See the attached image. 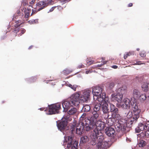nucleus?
<instances>
[{
	"label": "nucleus",
	"mask_w": 149,
	"mask_h": 149,
	"mask_svg": "<svg viewBox=\"0 0 149 149\" xmlns=\"http://www.w3.org/2000/svg\"><path fill=\"white\" fill-rule=\"evenodd\" d=\"M92 118L89 119L88 118H84L81 119V122L84 130L89 133L96 131H100L104 127V123L100 120L97 121V119Z\"/></svg>",
	"instance_id": "nucleus-1"
},
{
	"label": "nucleus",
	"mask_w": 149,
	"mask_h": 149,
	"mask_svg": "<svg viewBox=\"0 0 149 149\" xmlns=\"http://www.w3.org/2000/svg\"><path fill=\"white\" fill-rule=\"evenodd\" d=\"M15 22V24L14 25L15 28L13 32L16 33L18 36H21L25 33L26 30L24 29L19 27L22 24L21 20L16 21Z\"/></svg>",
	"instance_id": "nucleus-6"
},
{
	"label": "nucleus",
	"mask_w": 149,
	"mask_h": 149,
	"mask_svg": "<svg viewBox=\"0 0 149 149\" xmlns=\"http://www.w3.org/2000/svg\"><path fill=\"white\" fill-rule=\"evenodd\" d=\"M91 72L90 70H87L86 71V74H88V73H90Z\"/></svg>",
	"instance_id": "nucleus-57"
},
{
	"label": "nucleus",
	"mask_w": 149,
	"mask_h": 149,
	"mask_svg": "<svg viewBox=\"0 0 149 149\" xmlns=\"http://www.w3.org/2000/svg\"><path fill=\"white\" fill-rule=\"evenodd\" d=\"M90 107L89 105H86L83 107L82 110L84 112H87L90 110Z\"/></svg>",
	"instance_id": "nucleus-29"
},
{
	"label": "nucleus",
	"mask_w": 149,
	"mask_h": 149,
	"mask_svg": "<svg viewBox=\"0 0 149 149\" xmlns=\"http://www.w3.org/2000/svg\"><path fill=\"white\" fill-rule=\"evenodd\" d=\"M88 137L87 136H84L81 138L80 139V142L84 143L88 141Z\"/></svg>",
	"instance_id": "nucleus-31"
},
{
	"label": "nucleus",
	"mask_w": 149,
	"mask_h": 149,
	"mask_svg": "<svg viewBox=\"0 0 149 149\" xmlns=\"http://www.w3.org/2000/svg\"><path fill=\"white\" fill-rule=\"evenodd\" d=\"M92 92L94 96L97 97L98 95H101L102 93H104L103 92L102 88L99 86H95L92 89Z\"/></svg>",
	"instance_id": "nucleus-12"
},
{
	"label": "nucleus",
	"mask_w": 149,
	"mask_h": 149,
	"mask_svg": "<svg viewBox=\"0 0 149 149\" xmlns=\"http://www.w3.org/2000/svg\"><path fill=\"white\" fill-rule=\"evenodd\" d=\"M136 50H137V51H138L139 50V48H137V49H136Z\"/></svg>",
	"instance_id": "nucleus-62"
},
{
	"label": "nucleus",
	"mask_w": 149,
	"mask_h": 149,
	"mask_svg": "<svg viewBox=\"0 0 149 149\" xmlns=\"http://www.w3.org/2000/svg\"><path fill=\"white\" fill-rule=\"evenodd\" d=\"M109 112L108 113H103V114L102 115V117L105 119L106 120L109 118H110V117H112L111 115H109Z\"/></svg>",
	"instance_id": "nucleus-33"
},
{
	"label": "nucleus",
	"mask_w": 149,
	"mask_h": 149,
	"mask_svg": "<svg viewBox=\"0 0 149 149\" xmlns=\"http://www.w3.org/2000/svg\"><path fill=\"white\" fill-rule=\"evenodd\" d=\"M134 52L127 53L124 56V58L125 59H126L128 56H129L132 54H134Z\"/></svg>",
	"instance_id": "nucleus-37"
},
{
	"label": "nucleus",
	"mask_w": 149,
	"mask_h": 149,
	"mask_svg": "<svg viewBox=\"0 0 149 149\" xmlns=\"http://www.w3.org/2000/svg\"><path fill=\"white\" fill-rule=\"evenodd\" d=\"M77 109L74 107H72V108L68 111V113L69 115L74 114L77 111Z\"/></svg>",
	"instance_id": "nucleus-25"
},
{
	"label": "nucleus",
	"mask_w": 149,
	"mask_h": 149,
	"mask_svg": "<svg viewBox=\"0 0 149 149\" xmlns=\"http://www.w3.org/2000/svg\"><path fill=\"white\" fill-rule=\"evenodd\" d=\"M33 11H32V13H31V15H33Z\"/></svg>",
	"instance_id": "nucleus-60"
},
{
	"label": "nucleus",
	"mask_w": 149,
	"mask_h": 149,
	"mask_svg": "<svg viewBox=\"0 0 149 149\" xmlns=\"http://www.w3.org/2000/svg\"><path fill=\"white\" fill-rule=\"evenodd\" d=\"M20 11L19 10H18L17 12V13L18 14H19L20 13Z\"/></svg>",
	"instance_id": "nucleus-58"
},
{
	"label": "nucleus",
	"mask_w": 149,
	"mask_h": 149,
	"mask_svg": "<svg viewBox=\"0 0 149 149\" xmlns=\"http://www.w3.org/2000/svg\"><path fill=\"white\" fill-rule=\"evenodd\" d=\"M47 108H40L39 109L41 111L44 110L45 111H46L47 110Z\"/></svg>",
	"instance_id": "nucleus-51"
},
{
	"label": "nucleus",
	"mask_w": 149,
	"mask_h": 149,
	"mask_svg": "<svg viewBox=\"0 0 149 149\" xmlns=\"http://www.w3.org/2000/svg\"><path fill=\"white\" fill-rule=\"evenodd\" d=\"M145 135H146V137L148 138L149 137V130H147L145 132Z\"/></svg>",
	"instance_id": "nucleus-41"
},
{
	"label": "nucleus",
	"mask_w": 149,
	"mask_h": 149,
	"mask_svg": "<svg viewBox=\"0 0 149 149\" xmlns=\"http://www.w3.org/2000/svg\"><path fill=\"white\" fill-rule=\"evenodd\" d=\"M69 116H65L62 118V120L58 124L57 126L59 129L62 131L64 130L67 125V121L69 120Z\"/></svg>",
	"instance_id": "nucleus-9"
},
{
	"label": "nucleus",
	"mask_w": 149,
	"mask_h": 149,
	"mask_svg": "<svg viewBox=\"0 0 149 149\" xmlns=\"http://www.w3.org/2000/svg\"><path fill=\"white\" fill-rule=\"evenodd\" d=\"M108 143L107 141H103L102 143H100L97 145L99 148L102 149H106L108 147Z\"/></svg>",
	"instance_id": "nucleus-21"
},
{
	"label": "nucleus",
	"mask_w": 149,
	"mask_h": 149,
	"mask_svg": "<svg viewBox=\"0 0 149 149\" xmlns=\"http://www.w3.org/2000/svg\"><path fill=\"white\" fill-rule=\"evenodd\" d=\"M33 13L34 14H35L36 13V11H33Z\"/></svg>",
	"instance_id": "nucleus-63"
},
{
	"label": "nucleus",
	"mask_w": 149,
	"mask_h": 149,
	"mask_svg": "<svg viewBox=\"0 0 149 149\" xmlns=\"http://www.w3.org/2000/svg\"><path fill=\"white\" fill-rule=\"evenodd\" d=\"M133 6V4L132 3H130L129 4H128V7H131L132 6Z\"/></svg>",
	"instance_id": "nucleus-55"
},
{
	"label": "nucleus",
	"mask_w": 149,
	"mask_h": 149,
	"mask_svg": "<svg viewBox=\"0 0 149 149\" xmlns=\"http://www.w3.org/2000/svg\"><path fill=\"white\" fill-rule=\"evenodd\" d=\"M32 46H30V47H29V49H31V48H32Z\"/></svg>",
	"instance_id": "nucleus-61"
},
{
	"label": "nucleus",
	"mask_w": 149,
	"mask_h": 149,
	"mask_svg": "<svg viewBox=\"0 0 149 149\" xmlns=\"http://www.w3.org/2000/svg\"><path fill=\"white\" fill-rule=\"evenodd\" d=\"M73 127H72L70 129L71 132L72 133H73V132L74 131L75 128H76V133L79 135H80L82 134V130L80 128H77L78 127L76 123H74L72 125Z\"/></svg>",
	"instance_id": "nucleus-16"
},
{
	"label": "nucleus",
	"mask_w": 149,
	"mask_h": 149,
	"mask_svg": "<svg viewBox=\"0 0 149 149\" xmlns=\"http://www.w3.org/2000/svg\"><path fill=\"white\" fill-rule=\"evenodd\" d=\"M125 128L126 127L125 125H122V129H121V130L123 131H125L126 130Z\"/></svg>",
	"instance_id": "nucleus-50"
},
{
	"label": "nucleus",
	"mask_w": 149,
	"mask_h": 149,
	"mask_svg": "<svg viewBox=\"0 0 149 149\" xmlns=\"http://www.w3.org/2000/svg\"><path fill=\"white\" fill-rule=\"evenodd\" d=\"M107 62V61H103L102 62V63L101 64H99L97 65V67H101L102 66L106 64Z\"/></svg>",
	"instance_id": "nucleus-40"
},
{
	"label": "nucleus",
	"mask_w": 149,
	"mask_h": 149,
	"mask_svg": "<svg viewBox=\"0 0 149 149\" xmlns=\"http://www.w3.org/2000/svg\"><path fill=\"white\" fill-rule=\"evenodd\" d=\"M94 61H89L88 62H87V63L89 65H90L92 64H93V63Z\"/></svg>",
	"instance_id": "nucleus-47"
},
{
	"label": "nucleus",
	"mask_w": 149,
	"mask_h": 149,
	"mask_svg": "<svg viewBox=\"0 0 149 149\" xmlns=\"http://www.w3.org/2000/svg\"><path fill=\"white\" fill-rule=\"evenodd\" d=\"M101 105L100 104H97L95 105L93 108V111L92 112L93 115L91 117H85L86 116V114L84 113L82 115L80 118V120H81L83 118H88L89 119L92 118H93L94 119L96 118H97L99 117V114L100 113V109Z\"/></svg>",
	"instance_id": "nucleus-4"
},
{
	"label": "nucleus",
	"mask_w": 149,
	"mask_h": 149,
	"mask_svg": "<svg viewBox=\"0 0 149 149\" xmlns=\"http://www.w3.org/2000/svg\"><path fill=\"white\" fill-rule=\"evenodd\" d=\"M56 8H57V9L59 10H61L63 9V8L60 6H56Z\"/></svg>",
	"instance_id": "nucleus-52"
},
{
	"label": "nucleus",
	"mask_w": 149,
	"mask_h": 149,
	"mask_svg": "<svg viewBox=\"0 0 149 149\" xmlns=\"http://www.w3.org/2000/svg\"><path fill=\"white\" fill-rule=\"evenodd\" d=\"M80 94L76 93L72 95L70 99V101L72 106H78L80 103Z\"/></svg>",
	"instance_id": "nucleus-8"
},
{
	"label": "nucleus",
	"mask_w": 149,
	"mask_h": 149,
	"mask_svg": "<svg viewBox=\"0 0 149 149\" xmlns=\"http://www.w3.org/2000/svg\"><path fill=\"white\" fill-rule=\"evenodd\" d=\"M115 85V83L113 82L110 83L108 87V89L111 90L112 89Z\"/></svg>",
	"instance_id": "nucleus-35"
},
{
	"label": "nucleus",
	"mask_w": 149,
	"mask_h": 149,
	"mask_svg": "<svg viewBox=\"0 0 149 149\" xmlns=\"http://www.w3.org/2000/svg\"><path fill=\"white\" fill-rule=\"evenodd\" d=\"M146 96L145 94H140L138 99L141 101H144L146 100Z\"/></svg>",
	"instance_id": "nucleus-30"
},
{
	"label": "nucleus",
	"mask_w": 149,
	"mask_h": 149,
	"mask_svg": "<svg viewBox=\"0 0 149 149\" xmlns=\"http://www.w3.org/2000/svg\"><path fill=\"white\" fill-rule=\"evenodd\" d=\"M142 90L144 91H147L148 90V84L147 83H144L141 86Z\"/></svg>",
	"instance_id": "nucleus-27"
},
{
	"label": "nucleus",
	"mask_w": 149,
	"mask_h": 149,
	"mask_svg": "<svg viewBox=\"0 0 149 149\" xmlns=\"http://www.w3.org/2000/svg\"><path fill=\"white\" fill-rule=\"evenodd\" d=\"M146 123H140L138 127L136 128L135 130L136 132H140L141 131L146 130Z\"/></svg>",
	"instance_id": "nucleus-19"
},
{
	"label": "nucleus",
	"mask_w": 149,
	"mask_h": 149,
	"mask_svg": "<svg viewBox=\"0 0 149 149\" xmlns=\"http://www.w3.org/2000/svg\"><path fill=\"white\" fill-rule=\"evenodd\" d=\"M124 102L127 109L130 107V104L132 106L133 112H129L127 115V118H129L128 122L129 123H130L132 125L134 123H135L139 117V113L141 112V110L138 108L136 103V102H134L133 100L132 101L133 102V104L130 100L128 98L124 99Z\"/></svg>",
	"instance_id": "nucleus-2"
},
{
	"label": "nucleus",
	"mask_w": 149,
	"mask_h": 149,
	"mask_svg": "<svg viewBox=\"0 0 149 149\" xmlns=\"http://www.w3.org/2000/svg\"><path fill=\"white\" fill-rule=\"evenodd\" d=\"M48 3H49L52 4L53 3V2L52 0H49Z\"/></svg>",
	"instance_id": "nucleus-56"
},
{
	"label": "nucleus",
	"mask_w": 149,
	"mask_h": 149,
	"mask_svg": "<svg viewBox=\"0 0 149 149\" xmlns=\"http://www.w3.org/2000/svg\"><path fill=\"white\" fill-rule=\"evenodd\" d=\"M63 72L64 74H68L70 73L69 71L67 69L63 70Z\"/></svg>",
	"instance_id": "nucleus-42"
},
{
	"label": "nucleus",
	"mask_w": 149,
	"mask_h": 149,
	"mask_svg": "<svg viewBox=\"0 0 149 149\" xmlns=\"http://www.w3.org/2000/svg\"><path fill=\"white\" fill-rule=\"evenodd\" d=\"M73 136H69L68 138V141L66 139H65L66 142H68L67 147L66 149H78V142L74 141Z\"/></svg>",
	"instance_id": "nucleus-5"
},
{
	"label": "nucleus",
	"mask_w": 149,
	"mask_h": 149,
	"mask_svg": "<svg viewBox=\"0 0 149 149\" xmlns=\"http://www.w3.org/2000/svg\"><path fill=\"white\" fill-rule=\"evenodd\" d=\"M47 5V3L45 1H40L37 3L36 4V6L38 7H40L38 9V11H39L43 9L46 7Z\"/></svg>",
	"instance_id": "nucleus-18"
},
{
	"label": "nucleus",
	"mask_w": 149,
	"mask_h": 149,
	"mask_svg": "<svg viewBox=\"0 0 149 149\" xmlns=\"http://www.w3.org/2000/svg\"><path fill=\"white\" fill-rule=\"evenodd\" d=\"M122 124L118 123L115 125V127L117 131H120L121 129H122Z\"/></svg>",
	"instance_id": "nucleus-26"
},
{
	"label": "nucleus",
	"mask_w": 149,
	"mask_h": 149,
	"mask_svg": "<svg viewBox=\"0 0 149 149\" xmlns=\"http://www.w3.org/2000/svg\"><path fill=\"white\" fill-rule=\"evenodd\" d=\"M108 105L106 103L102 105V109L103 113L109 112L108 108Z\"/></svg>",
	"instance_id": "nucleus-24"
},
{
	"label": "nucleus",
	"mask_w": 149,
	"mask_h": 149,
	"mask_svg": "<svg viewBox=\"0 0 149 149\" xmlns=\"http://www.w3.org/2000/svg\"><path fill=\"white\" fill-rule=\"evenodd\" d=\"M104 132L108 136L113 137L115 133V130L114 128L109 127L106 128L104 130Z\"/></svg>",
	"instance_id": "nucleus-13"
},
{
	"label": "nucleus",
	"mask_w": 149,
	"mask_h": 149,
	"mask_svg": "<svg viewBox=\"0 0 149 149\" xmlns=\"http://www.w3.org/2000/svg\"><path fill=\"white\" fill-rule=\"evenodd\" d=\"M68 86L74 91H76L77 88V85H72L70 84H69Z\"/></svg>",
	"instance_id": "nucleus-36"
},
{
	"label": "nucleus",
	"mask_w": 149,
	"mask_h": 149,
	"mask_svg": "<svg viewBox=\"0 0 149 149\" xmlns=\"http://www.w3.org/2000/svg\"><path fill=\"white\" fill-rule=\"evenodd\" d=\"M141 61H137L136 63H135L134 65H140L141 64H144V63H141Z\"/></svg>",
	"instance_id": "nucleus-48"
},
{
	"label": "nucleus",
	"mask_w": 149,
	"mask_h": 149,
	"mask_svg": "<svg viewBox=\"0 0 149 149\" xmlns=\"http://www.w3.org/2000/svg\"><path fill=\"white\" fill-rule=\"evenodd\" d=\"M37 79V77H32L29 78V81L31 83L34 82L36 81Z\"/></svg>",
	"instance_id": "nucleus-34"
},
{
	"label": "nucleus",
	"mask_w": 149,
	"mask_h": 149,
	"mask_svg": "<svg viewBox=\"0 0 149 149\" xmlns=\"http://www.w3.org/2000/svg\"><path fill=\"white\" fill-rule=\"evenodd\" d=\"M140 94V92L138 89H134L133 93V97L131 98V101H133V100L134 102H136V99H138Z\"/></svg>",
	"instance_id": "nucleus-17"
},
{
	"label": "nucleus",
	"mask_w": 149,
	"mask_h": 149,
	"mask_svg": "<svg viewBox=\"0 0 149 149\" xmlns=\"http://www.w3.org/2000/svg\"><path fill=\"white\" fill-rule=\"evenodd\" d=\"M28 22L31 24H33L36 23V20L34 19L30 20L28 21Z\"/></svg>",
	"instance_id": "nucleus-43"
},
{
	"label": "nucleus",
	"mask_w": 149,
	"mask_h": 149,
	"mask_svg": "<svg viewBox=\"0 0 149 149\" xmlns=\"http://www.w3.org/2000/svg\"><path fill=\"white\" fill-rule=\"evenodd\" d=\"M62 105L64 109V110L67 111L72 107V105L70 101H65L62 103Z\"/></svg>",
	"instance_id": "nucleus-15"
},
{
	"label": "nucleus",
	"mask_w": 149,
	"mask_h": 149,
	"mask_svg": "<svg viewBox=\"0 0 149 149\" xmlns=\"http://www.w3.org/2000/svg\"><path fill=\"white\" fill-rule=\"evenodd\" d=\"M140 55L141 57H144L146 56V52L144 51L141 52L140 53Z\"/></svg>",
	"instance_id": "nucleus-38"
},
{
	"label": "nucleus",
	"mask_w": 149,
	"mask_h": 149,
	"mask_svg": "<svg viewBox=\"0 0 149 149\" xmlns=\"http://www.w3.org/2000/svg\"><path fill=\"white\" fill-rule=\"evenodd\" d=\"M91 93V91L88 89L82 91V94H80V100L83 102L87 101L90 97Z\"/></svg>",
	"instance_id": "nucleus-11"
},
{
	"label": "nucleus",
	"mask_w": 149,
	"mask_h": 149,
	"mask_svg": "<svg viewBox=\"0 0 149 149\" xmlns=\"http://www.w3.org/2000/svg\"><path fill=\"white\" fill-rule=\"evenodd\" d=\"M111 67L114 69H116L118 68V66L116 65H113Z\"/></svg>",
	"instance_id": "nucleus-54"
},
{
	"label": "nucleus",
	"mask_w": 149,
	"mask_h": 149,
	"mask_svg": "<svg viewBox=\"0 0 149 149\" xmlns=\"http://www.w3.org/2000/svg\"><path fill=\"white\" fill-rule=\"evenodd\" d=\"M146 138V135H145V132H142L138 135L137 139H142V138Z\"/></svg>",
	"instance_id": "nucleus-32"
},
{
	"label": "nucleus",
	"mask_w": 149,
	"mask_h": 149,
	"mask_svg": "<svg viewBox=\"0 0 149 149\" xmlns=\"http://www.w3.org/2000/svg\"><path fill=\"white\" fill-rule=\"evenodd\" d=\"M139 146V147H143L146 146V142L141 139H137Z\"/></svg>",
	"instance_id": "nucleus-23"
},
{
	"label": "nucleus",
	"mask_w": 149,
	"mask_h": 149,
	"mask_svg": "<svg viewBox=\"0 0 149 149\" xmlns=\"http://www.w3.org/2000/svg\"><path fill=\"white\" fill-rule=\"evenodd\" d=\"M96 97V100L100 102H102L104 101H105L106 94L105 93H102V94Z\"/></svg>",
	"instance_id": "nucleus-20"
},
{
	"label": "nucleus",
	"mask_w": 149,
	"mask_h": 149,
	"mask_svg": "<svg viewBox=\"0 0 149 149\" xmlns=\"http://www.w3.org/2000/svg\"><path fill=\"white\" fill-rule=\"evenodd\" d=\"M22 4L24 6H27L28 3L26 0H23L22 2Z\"/></svg>",
	"instance_id": "nucleus-39"
},
{
	"label": "nucleus",
	"mask_w": 149,
	"mask_h": 149,
	"mask_svg": "<svg viewBox=\"0 0 149 149\" xmlns=\"http://www.w3.org/2000/svg\"><path fill=\"white\" fill-rule=\"evenodd\" d=\"M110 110L111 113V116L117 120L120 119V116L119 114L118 109L113 104L110 105Z\"/></svg>",
	"instance_id": "nucleus-7"
},
{
	"label": "nucleus",
	"mask_w": 149,
	"mask_h": 149,
	"mask_svg": "<svg viewBox=\"0 0 149 149\" xmlns=\"http://www.w3.org/2000/svg\"><path fill=\"white\" fill-rule=\"evenodd\" d=\"M126 86H122L120 88H119L117 89L116 91V93H119V94H121L123 95V94H124L126 91Z\"/></svg>",
	"instance_id": "nucleus-22"
},
{
	"label": "nucleus",
	"mask_w": 149,
	"mask_h": 149,
	"mask_svg": "<svg viewBox=\"0 0 149 149\" xmlns=\"http://www.w3.org/2000/svg\"><path fill=\"white\" fill-rule=\"evenodd\" d=\"M146 130H149V121L146 123Z\"/></svg>",
	"instance_id": "nucleus-45"
},
{
	"label": "nucleus",
	"mask_w": 149,
	"mask_h": 149,
	"mask_svg": "<svg viewBox=\"0 0 149 149\" xmlns=\"http://www.w3.org/2000/svg\"><path fill=\"white\" fill-rule=\"evenodd\" d=\"M19 33H20L21 34H22V33H21V31H19Z\"/></svg>",
	"instance_id": "nucleus-64"
},
{
	"label": "nucleus",
	"mask_w": 149,
	"mask_h": 149,
	"mask_svg": "<svg viewBox=\"0 0 149 149\" xmlns=\"http://www.w3.org/2000/svg\"><path fill=\"white\" fill-rule=\"evenodd\" d=\"M116 94L113 93L111 95L112 99H115L118 103H120L123 99V95L121 94L116 93Z\"/></svg>",
	"instance_id": "nucleus-14"
},
{
	"label": "nucleus",
	"mask_w": 149,
	"mask_h": 149,
	"mask_svg": "<svg viewBox=\"0 0 149 149\" xmlns=\"http://www.w3.org/2000/svg\"><path fill=\"white\" fill-rule=\"evenodd\" d=\"M84 66L82 64H80L79 65H78L77 66V68H84Z\"/></svg>",
	"instance_id": "nucleus-46"
},
{
	"label": "nucleus",
	"mask_w": 149,
	"mask_h": 149,
	"mask_svg": "<svg viewBox=\"0 0 149 149\" xmlns=\"http://www.w3.org/2000/svg\"><path fill=\"white\" fill-rule=\"evenodd\" d=\"M30 15V13L29 12L25 13V18H28Z\"/></svg>",
	"instance_id": "nucleus-44"
},
{
	"label": "nucleus",
	"mask_w": 149,
	"mask_h": 149,
	"mask_svg": "<svg viewBox=\"0 0 149 149\" xmlns=\"http://www.w3.org/2000/svg\"><path fill=\"white\" fill-rule=\"evenodd\" d=\"M111 117H110V118L107 119L106 124L108 125V126H111L113 123V122L112 120Z\"/></svg>",
	"instance_id": "nucleus-28"
},
{
	"label": "nucleus",
	"mask_w": 149,
	"mask_h": 149,
	"mask_svg": "<svg viewBox=\"0 0 149 149\" xmlns=\"http://www.w3.org/2000/svg\"><path fill=\"white\" fill-rule=\"evenodd\" d=\"M56 8V6H54L52 7L51 8H50V9L49 11L51 12L53 11Z\"/></svg>",
	"instance_id": "nucleus-49"
},
{
	"label": "nucleus",
	"mask_w": 149,
	"mask_h": 149,
	"mask_svg": "<svg viewBox=\"0 0 149 149\" xmlns=\"http://www.w3.org/2000/svg\"><path fill=\"white\" fill-rule=\"evenodd\" d=\"M61 108V104L57 103L49 105V114H52L58 113L59 110Z\"/></svg>",
	"instance_id": "nucleus-10"
},
{
	"label": "nucleus",
	"mask_w": 149,
	"mask_h": 149,
	"mask_svg": "<svg viewBox=\"0 0 149 149\" xmlns=\"http://www.w3.org/2000/svg\"><path fill=\"white\" fill-rule=\"evenodd\" d=\"M33 11H32V13H31V15H33Z\"/></svg>",
	"instance_id": "nucleus-59"
},
{
	"label": "nucleus",
	"mask_w": 149,
	"mask_h": 149,
	"mask_svg": "<svg viewBox=\"0 0 149 149\" xmlns=\"http://www.w3.org/2000/svg\"><path fill=\"white\" fill-rule=\"evenodd\" d=\"M93 132L90 135L91 140V143L93 145H95L97 143L98 145L99 143H101L104 141V136L100 131H95Z\"/></svg>",
	"instance_id": "nucleus-3"
},
{
	"label": "nucleus",
	"mask_w": 149,
	"mask_h": 149,
	"mask_svg": "<svg viewBox=\"0 0 149 149\" xmlns=\"http://www.w3.org/2000/svg\"><path fill=\"white\" fill-rule=\"evenodd\" d=\"M35 0H32V1L30 2V4L31 5L33 4L34 3Z\"/></svg>",
	"instance_id": "nucleus-53"
}]
</instances>
